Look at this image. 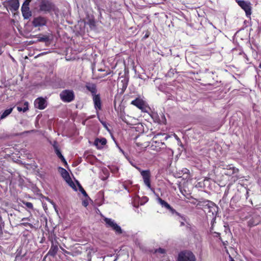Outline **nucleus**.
<instances>
[{
  "label": "nucleus",
  "mask_w": 261,
  "mask_h": 261,
  "mask_svg": "<svg viewBox=\"0 0 261 261\" xmlns=\"http://www.w3.org/2000/svg\"><path fill=\"white\" fill-rule=\"evenodd\" d=\"M135 167L140 172V173L141 174V171H142L143 170H142L141 169V168H140L139 167H138L137 166H135Z\"/></svg>",
  "instance_id": "nucleus-44"
},
{
  "label": "nucleus",
  "mask_w": 261,
  "mask_h": 261,
  "mask_svg": "<svg viewBox=\"0 0 261 261\" xmlns=\"http://www.w3.org/2000/svg\"><path fill=\"white\" fill-rule=\"evenodd\" d=\"M56 80L57 84H55V86L56 88L63 87L64 82H63V81L60 79H57Z\"/></svg>",
  "instance_id": "nucleus-25"
},
{
  "label": "nucleus",
  "mask_w": 261,
  "mask_h": 261,
  "mask_svg": "<svg viewBox=\"0 0 261 261\" xmlns=\"http://www.w3.org/2000/svg\"><path fill=\"white\" fill-rule=\"evenodd\" d=\"M55 151L57 154V155L59 157L61 156L62 155L60 150L59 149L56 148V150H55Z\"/></svg>",
  "instance_id": "nucleus-36"
},
{
  "label": "nucleus",
  "mask_w": 261,
  "mask_h": 261,
  "mask_svg": "<svg viewBox=\"0 0 261 261\" xmlns=\"http://www.w3.org/2000/svg\"><path fill=\"white\" fill-rule=\"evenodd\" d=\"M31 1L32 0H25L21 7H29V5Z\"/></svg>",
  "instance_id": "nucleus-32"
},
{
  "label": "nucleus",
  "mask_w": 261,
  "mask_h": 261,
  "mask_svg": "<svg viewBox=\"0 0 261 261\" xmlns=\"http://www.w3.org/2000/svg\"><path fill=\"white\" fill-rule=\"evenodd\" d=\"M259 218V216H257L255 218H252L248 222V226L250 227H252L257 225L260 221Z\"/></svg>",
  "instance_id": "nucleus-21"
},
{
  "label": "nucleus",
  "mask_w": 261,
  "mask_h": 261,
  "mask_svg": "<svg viewBox=\"0 0 261 261\" xmlns=\"http://www.w3.org/2000/svg\"><path fill=\"white\" fill-rule=\"evenodd\" d=\"M29 218H23L22 219V221H25V220H28Z\"/></svg>",
  "instance_id": "nucleus-49"
},
{
  "label": "nucleus",
  "mask_w": 261,
  "mask_h": 261,
  "mask_svg": "<svg viewBox=\"0 0 261 261\" xmlns=\"http://www.w3.org/2000/svg\"><path fill=\"white\" fill-rule=\"evenodd\" d=\"M22 203L23 204H24L28 208L30 209H33V205L31 202H26V201H22Z\"/></svg>",
  "instance_id": "nucleus-30"
},
{
  "label": "nucleus",
  "mask_w": 261,
  "mask_h": 261,
  "mask_svg": "<svg viewBox=\"0 0 261 261\" xmlns=\"http://www.w3.org/2000/svg\"><path fill=\"white\" fill-rule=\"evenodd\" d=\"M214 29H206L205 30L204 33L206 35L205 40L206 42L210 44L213 42L215 39V35L213 33Z\"/></svg>",
  "instance_id": "nucleus-9"
},
{
  "label": "nucleus",
  "mask_w": 261,
  "mask_h": 261,
  "mask_svg": "<svg viewBox=\"0 0 261 261\" xmlns=\"http://www.w3.org/2000/svg\"><path fill=\"white\" fill-rule=\"evenodd\" d=\"M110 73V72H107L106 74H105L102 77H105L106 76H107V75H109V74Z\"/></svg>",
  "instance_id": "nucleus-48"
},
{
  "label": "nucleus",
  "mask_w": 261,
  "mask_h": 261,
  "mask_svg": "<svg viewBox=\"0 0 261 261\" xmlns=\"http://www.w3.org/2000/svg\"><path fill=\"white\" fill-rule=\"evenodd\" d=\"M177 261H196V257L191 251L185 250L178 253Z\"/></svg>",
  "instance_id": "nucleus-3"
},
{
  "label": "nucleus",
  "mask_w": 261,
  "mask_h": 261,
  "mask_svg": "<svg viewBox=\"0 0 261 261\" xmlns=\"http://www.w3.org/2000/svg\"><path fill=\"white\" fill-rule=\"evenodd\" d=\"M9 6L11 11H17L19 7V3L18 0H10L8 1Z\"/></svg>",
  "instance_id": "nucleus-17"
},
{
  "label": "nucleus",
  "mask_w": 261,
  "mask_h": 261,
  "mask_svg": "<svg viewBox=\"0 0 261 261\" xmlns=\"http://www.w3.org/2000/svg\"><path fill=\"white\" fill-rule=\"evenodd\" d=\"M248 197H249V191L247 190L246 192V199H247Z\"/></svg>",
  "instance_id": "nucleus-45"
},
{
  "label": "nucleus",
  "mask_w": 261,
  "mask_h": 261,
  "mask_svg": "<svg viewBox=\"0 0 261 261\" xmlns=\"http://www.w3.org/2000/svg\"><path fill=\"white\" fill-rule=\"evenodd\" d=\"M216 216H213V218L211 221V225H212V226L211 228V229H213V225H214V223L216 222Z\"/></svg>",
  "instance_id": "nucleus-38"
},
{
  "label": "nucleus",
  "mask_w": 261,
  "mask_h": 261,
  "mask_svg": "<svg viewBox=\"0 0 261 261\" xmlns=\"http://www.w3.org/2000/svg\"><path fill=\"white\" fill-rule=\"evenodd\" d=\"M60 97L64 102H70L74 99L75 95L72 90L66 89L60 93Z\"/></svg>",
  "instance_id": "nucleus-4"
},
{
  "label": "nucleus",
  "mask_w": 261,
  "mask_h": 261,
  "mask_svg": "<svg viewBox=\"0 0 261 261\" xmlns=\"http://www.w3.org/2000/svg\"><path fill=\"white\" fill-rule=\"evenodd\" d=\"M155 252L163 254V253H165V249H164L163 248H159V249H156Z\"/></svg>",
  "instance_id": "nucleus-35"
},
{
  "label": "nucleus",
  "mask_w": 261,
  "mask_h": 261,
  "mask_svg": "<svg viewBox=\"0 0 261 261\" xmlns=\"http://www.w3.org/2000/svg\"><path fill=\"white\" fill-rule=\"evenodd\" d=\"M130 103L137 107L142 111H144V110L146 108L144 101L140 97H137L135 99L132 100Z\"/></svg>",
  "instance_id": "nucleus-10"
},
{
  "label": "nucleus",
  "mask_w": 261,
  "mask_h": 261,
  "mask_svg": "<svg viewBox=\"0 0 261 261\" xmlns=\"http://www.w3.org/2000/svg\"><path fill=\"white\" fill-rule=\"evenodd\" d=\"M157 200L158 202L161 205L162 207H164L168 210V208H170V204L168 203L166 201L163 200L160 197H158L157 198Z\"/></svg>",
  "instance_id": "nucleus-24"
},
{
  "label": "nucleus",
  "mask_w": 261,
  "mask_h": 261,
  "mask_svg": "<svg viewBox=\"0 0 261 261\" xmlns=\"http://www.w3.org/2000/svg\"><path fill=\"white\" fill-rule=\"evenodd\" d=\"M191 199H192V200L190 201V202L192 204L197 205V204L198 202V201L199 200V199H197L194 198L193 197H191Z\"/></svg>",
  "instance_id": "nucleus-34"
},
{
  "label": "nucleus",
  "mask_w": 261,
  "mask_h": 261,
  "mask_svg": "<svg viewBox=\"0 0 261 261\" xmlns=\"http://www.w3.org/2000/svg\"><path fill=\"white\" fill-rule=\"evenodd\" d=\"M13 109V108H10L9 109H8L4 111V112L2 113V114L0 116V121L5 118L6 117H7L9 114L11 113L12 112V110Z\"/></svg>",
  "instance_id": "nucleus-23"
},
{
  "label": "nucleus",
  "mask_w": 261,
  "mask_h": 261,
  "mask_svg": "<svg viewBox=\"0 0 261 261\" xmlns=\"http://www.w3.org/2000/svg\"><path fill=\"white\" fill-rule=\"evenodd\" d=\"M168 210L172 214H175L177 216H180L179 213L177 212L175 210H174L173 208H172L171 206H170V208H168Z\"/></svg>",
  "instance_id": "nucleus-31"
},
{
  "label": "nucleus",
  "mask_w": 261,
  "mask_h": 261,
  "mask_svg": "<svg viewBox=\"0 0 261 261\" xmlns=\"http://www.w3.org/2000/svg\"><path fill=\"white\" fill-rule=\"evenodd\" d=\"M156 138H157V136L156 135H155L152 139V146L155 145V146H156V143H158V144H162V145H165L164 143H162V142H158L157 141H156Z\"/></svg>",
  "instance_id": "nucleus-26"
},
{
  "label": "nucleus",
  "mask_w": 261,
  "mask_h": 261,
  "mask_svg": "<svg viewBox=\"0 0 261 261\" xmlns=\"http://www.w3.org/2000/svg\"><path fill=\"white\" fill-rule=\"evenodd\" d=\"M229 261H235L233 258L230 256H229Z\"/></svg>",
  "instance_id": "nucleus-46"
},
{
  "label": "nucleus",
  "mask_w": 261,
  "mask_h": 261,
  "mask_svg": "<svg viewBox=\"0 0 261 261\" xmlns=\"http://www.w3.org/2000/svg\"><path fill=\"white\" fill-rule=\"evenodd\" d=\"M124 188H125V189H126V186H125V185H124Z\"/></svg>",
  "instance_id": "nucleus-60"
},
{
  "label": "nucleus",
  "mask_w": 261,
  "mask_h": 261,
  "mask_svg": "<svg viewBox=\"0 0 261 261\" xmlns=\"http://www.w3.org/2000/svg\"><path fill=\"white\" fill-rule=\"evenodd\" d=\"M259 67L260 68H261V64H259Z\"/></svg>",
  "instance_id": "nucleus-56"
},
{
  "label": "nucleus",
  "mask_w": 261,
  "mask_h": 261,
  "mask_svg": "<svg viewBox=\"0 0 261 261\" xmlns=\"http://www.w3.org/2000/svg\"><path fill=\"white\" fill-rule=\"evenodd\" d=\"M175 138H177V139H179V138L177 137V135H175Z\"/></svg>",
  "instance_id": "nucleus-54"
},
{
  "label": "nucleus",
  "mask_w": 261,
  "mask_h": 261,
  "mask_svg": "<svg viewBox=\"0 0 261 261\" xmlns=\"http://www.w3.org/2000/svg\"><path fill=\"white\" fill-rule=\"evenodd\" d=\"M82 204L85 207H86L88 205V202L87 200H84L82 202Z\"/></svg>",
  "instance_id": "nucleus-41"
},
{
  "label": "nucleus",
  "mask_w": 261,
  "mask_h": 261,
  "mask_svg": "<svg viewBox=\"0 0 261 261\" xmlns=\"http://www.w3.org/2000/svg\"><path fill=\"white\" fill-rule=\"evenodd\" d=\"M61 249H62V251L65 253V254H69L70 255L71 253L70 252L66 251V250H65L64 249H63V248H62L61 247H60Z\"/></svg>",
  "instance_id": "nucleus-42"
},
{
  "label": "nucleus",
  "mask_w": 261,
  "mask_h": 261,
  "mask_svg": "<svg viewBox=\"0 0 261 261\" xmlns=\"http://www.w3.org/2000/svg\"><path fill=\"white\" fill-rule=\"evenodd\" d=\"M186 170H187V171L189 172V170H188L187 169H186Z\"/></svg>",
  "instance_id": "nucleus-63"
},
{
  "label": "nucleus",
  "mask_w": 261,
  "mask_h": 261,
  "mask_svg": "<svg viewBox=\"0 0 261 261\" xmlns=\"http://www.w3.org/2000/svg\"><path fill=\"white\" fill-rule=\"evenodd\" d=\"M186 170H187V171L189 172V170H188L187 169H186Z\"/></svg>",
  "instance_id": "nucleus-62"
},
{
  "label": "nucleus",
  "mask_w": 261,
  "mask_h": 261,
  "mask_svg": "<svg viewBox=\"0 0 261 261\" xmlns=\"http://www.w3.org/2000/svg\"><path fill=\"white\" fill-rule=\"evenodd\" d=\"M175 138H177V139H179V138L177 137V135H175Z\"/></svg>",
  "instance_id": "nucleus-51"
},
{
  "label": "nucleus",
  "mask_w": 261,
  "mask_h": 261,
  "mask_svg": "<svg viewBox=\"0 0 261 261\" xmlns=\"http://www.w3.org/2000/svg\"><path fill=\"white\" fill-rule=\"evenodd\" d=\"M53 147L54 148V150H56V148H57V149H59L58 145H57V142L56 141H55L54 142V144H53Z\"/></svg>",
  "instance_id": "nucleus-40"
},
{
  "label": "nucleus",
  "mask_w": 261,
  "mask_h": 261,
  "mask_svg": "<svg viewBox=\"0 0 261 261\" xmlns=\"http://www.w3.org/2000/svg\"><path fill=\"white\" fill-rule=\"evenodd\" d=\"M38 11L44 13H50L55 11L56 6L51 0H37Z\"/></svg>",
  "instance_id": "nucleus-1"
},
{
  "label": "nucleus",
  "mask_w": 261,
  "mask_h": 261,
  "mask_svg": "<svg viewBox=\"0 0 261 261\" xmlns=\"http://www.w3.org/2000/svg\"><path fill=\"white\" fill-rule=\"evenodd\" d=\"M60 169L61 170V174L62 177L65 179L66 181L67 180H69L72 182V179L67 170L62 167H60Z\"/></svg>",
  "instance_id": "nucleus-19"
},
{
  "label": "nucleus",
  "mask_w": 261,
  "mask_h": 261,
  "mask_svg": "<svg viewBox=\"0 0 261 261\" xmlns=\"http://www.w3.org/2000/svg\"><path fill=\"white\" fill-rule=\"evenodd\" d=\"M141 175L143 177L145 185L149 189L151 188L150 172L149 170L141 171Z\"/></svg>",
  "instance_id": "nucleus-8"
},
{
  "label": "nucleus",
  "mask_w": 261,
  "mask_h": 261,
  "mask_svg": "<svg viewBox=\"0 0 261 261\" xmlns=\"http://www.w3.org/2000/svg\"><path fill=\"white\" fill-rule=\"evenodd\" d=\"M131 164H132V165L134 167H135V166L134 165V163H131Z\"/></svg>",
  "instance_id": "nucleus-59"
},
{
  "label": "nucleus",
  "mask_w": 261,
  "mask_h": 261,
  "mask_svg": "<svg viewBox=\"0 0 261 261\" xmlns=\"http://www.w3.org/2000/svg\"><path fill=\"white\" fill-rule=\"evenodd\" d=\"M66 182L68 184V185L71 187L74 190H75V191H76V187L74 184V182H73V181L72 180V182H71V181H70L69 180H67L66 181Z\"/></svg>",
  "instance_id": "nucleus-33"
},
{
  "label": "nucleus",
  "mask_w": 261,
  "mask_h": 261,
  "mask_svg": "<svg viewBox=\"0 0 261 261\" xmlns=\"http://www.w3.org/2000/svg\"><path fill=\"white\" fill-rule=\"evenodd\" d=\"M10 215L11 216H12L13 214H10Z\"/></svg>",
  "instance_id": "nucleus-61"
},
{
  "label": "nucleus",
  "mask_w": 261,
  "mask_h": 261,
  "mask_svg": "<svg viewBox=\"0 0 261 261\" xmlns=\"http://www.w3.org/2000/svg\"><path fill=\"white\" fill-rule=\"evenodd\" d=\"M17 109L18 111H19V112H21V111H22L23 112H27V111L29 110V102L28 101H25L23 103L22 107L17 106Z\"/></svg>",
  "instance_id": "nucleus-22"
},
{
  "label": "nucleus",
  "mask_w": 261,
  "mask_h": 261,
  "mask_svg": "<svg viewBox=\"0 0 261 261\" xmlns=\"http://www.w3.org/2000/svg\"><path fill=\"white\" fill-rule=\"evenodd\" d=\"M21 10L24 19H28L32 16V12L30 11V7H21Z\"/></svg>",
  "instance_id": "nucleus-15"
},
{
  "label": "nucleus",
  "mask_w": 261,
  "mask_h": 261,
  "mask_svg": "<svg viewBox=\"0 0 261 261\" xmlns=\"http://www.w3.org/2000/svg\"><path fill=\"white\" fill-rule=\"evenodd\" d=\"M244 54V56H245L246 57H247V56H246V54Z\"/></svg>",
  "instance_id": "nucleus-58"
},
{
  "label": "nucleus",
  "mask_w": 261,
  "mask_h": 261,
  "mask_svg": "<svg viewBox=\"0 0 261 261\" xmlns=\"http://www.w3.org/2000/svg\"><path fill=\"white\" fill-rule=\"evenodd\" d=\"M86 89L91 92L92 95H94L97 93V86L95 84L87 82L85 85Z\"/></svg>",
  "instance_id": "nucleus-11"
},
{
  "label": "nucleus",
  "mask_w": 261,
  "mask_h": 261,
  "mask_svg": "<svg viewBox=\"0 0 261 261\" xmlns=\"http://www.w3.org/2000/svg\"><path fill=\"white\" fill-rule=\"evenodd\" d=\"M78 184V186H79V190H80V191L82 193V194L85 196V197H88V194H87L86 192L85 191V190L83 189V188L82 187V186L80 184L79 182H77Z\"/></svg>",
  "instance_id": "nucleus-27"
},
{
  "label": "nucleus",
  "mask_w": 261,
  "mask_h": 261,
  "mask_svg": "<svg viewBox=\"0 0 261 261\" xmlns=\"http://www.w3.org/2000/svg\"><path fill=\"white\" fill-rule=\"evenodd\" d=\"M88 24L91 29L94 28L95 27V22L93 19L89 20Z\"/></svg>",
  "instance_id": "nucleus-28"
},
{
  "label": "nucleus",
  "mask_w": 261,
  "mask_h": 261,
  "mask_svg": "<svg viewBox=\"0 0 261 261\" xmlns=\"http://www.w3.org/2000/svg\"><path fill=\"white\" fill-rule=\"evenodd\" d=\"M212 202V201H211L201 199L198 201V202L197 204V206H199L200 207L208 208L209 207V205H211L210 203Z\"/></svg>",
  "instance_id": "nucleus-18"
},
{
  "label": "nucleus",
  "mask_w": 261,
  "mask_h": 261,
  "mask_svg": "<svg viewBox=\"0 0 261 261\" xmlns=\"http://www.w3.org/2000/svg\"><path fill=\"white\" fill-rule=\"evenodd\" d=\"M103 221L105 222L106 226L107 228H110L116 234L119 235L123 233V231L121 227L114 220L105 217Z\"/></svg>",
  "instance_id": "nucleus-2"
},
{
  "label": "nucleus",
  "mask_w": 261,
  "mask_h": 261,
  "mask_svg": "<svg viewBox=\"0 0 261 261\" xmlns=\"http://www.w3.org/2000/svg\"><path fill=\"white\" fill-rule=\"evenodd\" d=\"M210 205H209V207L208 209L209 210L208 212H211L213 216H216L218 207L213 202H212L210 203Z\"/></svg>",
  "instance_id": "nucleus-20"
},
{
  "label": "nucleus",
  "mask_w": 261,
  "mask_h": 261,
  "mask_svg": "<svg viewBox=\"0 0 261 261\" xmlns=\"http://www.w3.org/2000/svg\"><path fill=\"white\" fill-rule=\"evenodd\" d=\"M238 5L243 9L246 13V15L248 16L251 14V3L248 1L243 0H236Z\"/></svg>",
  "instance_id": "nucleus-6"
},
{
  "label": "nucleus",
  "mask_w": 261,
  "mask_h": 261,
  "mask_svg": "<svg viewBox=\"0 0 261 261\" xmlns=\"http://www.w3.org/2000/svg\"><path fill=\"white\" fill-rule=\"evenodd\" d=\"M47 22L48 19L46 17L39 15L33 18L32 24L35 28L42 27L46 26Z\"/></svg>",
  "instance_id": "nucleus-5"
},
{
  "label": "nucleus",
  "mask_w": 261,
  "mask_h": 261,
  "mask_svg": "<svg viewBox=\"0 0 261 261\" xmlns=\"http://www.w3.org/2000/svg\"><path fill=\"white\" fill-rule=\"evenodd\" d=\"M93 100L94 104V107L96 110L101 109V102L99 94L93 95Z\"/></svg>",
  "instance_id": "nucleus-12"
},
{
  "label": "nucleus",
  "mask_w": 261,
  "mask_h": 261,
  "mask_svg": "<svg viewBox=\"0 0 261 261\" xmlns=\"http://www.w3.org/2000/svg\"><path fill=\"white\" fill-rule=\"evenodd\" d=\"M175 138H177V139H179V138L177 137V135H175Z\"/></svg>",
  "instance_id": "nucleus-52"
},
{
  "label": "nucleus",
  "mask_w": 261,
  "mask_h": 261,
  "mask_svg": "<svg viewBox=\"0 0 261 261\" xmlns=\"http://www.w3.org/2000/svg\"><path fill=\"white\" fill-rule=\"evenodd\" d=\"M175 138H177V139H179V138L177 137V135H175Z\"/></svg>",
  "instance_id": "nucleus-53"
},
{
  "label": "nucleus",
  "mask_w": 261,
  "mask_h": 261,
  "mask_svg": "<svg viewBox=\"0 0 261 261\" xmlns=\"http://www.w3.org/2000/svg\"><path fill=\"white\" fill-rule=\"evenodd\" d=\"M122 82L123 83L122 88L126 89L127 86V82L126 80H124L123 81H122Z\"/></svg>",
  "instance_id": "nucleus-37"
},
{
  "label": "nucleus",
  "mask_w": 261,
  "mask_h": 261,
  "mask_svg": "<svg viewBox=\"0 0 261 261\" xmlns=\"http://www.w3.org/2000/svg\"><path fill=\"white\" fill-rule=\"evenodd\" d=\"M47 106V102L46 100L42 97L37 98L34 101L35 107L39 110L44 109Z\"/></svg>",
  "instance_id": "nucleus-7"
},
{
  "label": "nucleus",
  "mask_w": 261,
  "mask_h": 261,
  "mask_svg": "<svg viewBox=\"0 0 261 261\" xmlns=\"http://www.w3.org/2000/svg\"><path fill=\"white\" fill-rule=\"evenodd\" d=\"M59 158L64 163L65 165H67V163L63 155L59 157Z\"/></svg>",
  "instance_id": "nucleus-39"
},
{
  "label": "nucleus",
  "mask_w": 261,
  "mask_h": 261,
  "mask_svg": "<svg viewBox=\"0 0 261 261\" xmlns=\"http://www.w3.org/2000/svg\"><path fill=\"white\" fill-rule=\"evenodd\" d=\"M36 37L37 38L36 42H45L46 45L50 44V39L47 35H44L40 34Z\"/></svg>",
  "instance_id": "nucleus-14"
},
{
  "label": "nucleus",
  "mask_w": 261,
  "mask_h": 261,
  "mask_svg": "<svg viewBox=\"0 0 261 261\" xmlns=\"http://www.w3.org/2000/svg\"><path fill=\"white\" fill-rule=\"evenodd\" d=\"M107 142V139L105 138H96L94 141V144L98 149H101L103 148V146L106 144Z\"/></svg>",
  "instance_id": "nucleus-13"
},
{
  "label": "nucleus",
  "mask_w": 261,
  "mask_h": 261,
  "mask_svg": "<svg viewBox=\"0 0 261 261\" xmlns=\"http://www.w3.org/2000/svg\"><path fill=\"white\" fill-rule=\"evenodd\" d=\"M189 225L190 226L189 224ZM189 228H190V230H192V228L190 226H189Z\"/></svg>",
  "instance_id": "nucleus-55"
},
{
  "label": "nucleus",
  "mask_w": 261,
  "mask_h": 261,
  "mask_svg": "<svg viewBox=\"0 0 261 261\" xmlns=\"http://www.w3.org/2000/svg\"><path fill=\"white\" fill-rule=\"evenodd\" d=\"M21 225H23V226H32V224H30V223H25V222H24V223H22L21 224Z\"/></svg>",
  "instance_id": "nucleus-43"
},
{
  "label": "nucleus",
  "mask_w": 261,
  "mask_h": 261,
  "mask_svg": "<svg viewBox=\"0 0 261 261\" xmlns=\"http://www.w3.org/2000/svg\"><path fill=\"white\" fill-rule=\"evenodd\" d=\"M181 225H184V223L183 222H181Z\"/></svg>",
  "instance_id": "nucleus-57"
},
{
  "label": "nucleus",
  "mask_w": 261,
  "mask_h": 261,
  "mask_svg": "<svg viewBox=\"0 0 261 261\" xmlns=\"http://www.w3.org/2000/svg\"><path fill=\"white\" fill-rule=\"evenodd\" d=\"M161 119H160L159 120V123L161 124H165L166 122V120L165 117V115L163 114H161Z\"/></svg>",
  "instance_id": "nucleus-29"
},
{
  "label": "nucleus",
  "mask_w": 261,
  "mask_h": 261,
  "mask_svg": "<svg viewBox=\"0 0 261 261\" xmlns=\"http://www.w3.org/2000/svg\"><path fill=\"white\" fill-rule=\"evenodd\" d=\"M46 53H45V52L42 53L40 54L38 56H42V55H45Z\"/></svg>",
  "instance_id": "nucleus-47"
},
{
  "label": "nucleus",
  "mask_w": 261,
  "mask_h": 261,
  "mask_svg": "<svg viewBox=\"0 0 261 261\" xmlns=\"http://www.w3.org/2000/svg\"><path fill=\"white\" fill-rule=\"evenodd\" d=\"M58 251V247L57 244H55L53 241H51V246L47 254L53 257L55 256Z\"/></svg>",
  "instance_id": "nucleus-16"
},
{
  "label": "nucleus",
  "mask_w": 261,
  "mask_h": 261,
  "mask_svg": "<svg viewBox=\"0 0 261 261\" xmlns=\"http://www.w3.org/2000/svg\"><path fill=\"white\" fill-rule=\"evenodd\" d=\"M98 70H99V71H104V70H102V69H99Z\"/></svg>",
  "instance_id": "nucleus-50"
},
{
  "label": "nucleus",
  "mask_w": 261,
  "mask_h": 261,
  "mask_svg": "<svg viewBox=\"0 0 261 261\" xmlns=\"http://www.w3.org/2000/svg\"><path fill=\"white\" fill-rule=\"evenodd\" d=\"M129 184H132V182L129 181Z\"/></svg>",
  "instance_id": "nucleus-64"
}]
</instances>
